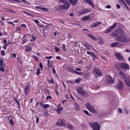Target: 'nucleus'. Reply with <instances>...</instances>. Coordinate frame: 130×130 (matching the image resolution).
Segmentation results:
<instances>
[{
	"label": "nucleus",
	"instance_id": "nucleus-1",
	"mask_svg": "<svg viewBox=\"0 0 130 130\" xmlns=\"http://www.w3.org/2000/svg\"><path fill=\"white\" fill-rule=\"evenodd\" d=\"M123 31L122 29L121 28H118L116 29L115 30L113 31L111 34V35L112 36L116 37L118 39L122 38V40H123V39H124L123 41H126L127 39L125 37H123L122 36L123 34Z\"/></svg>",
	"mask_w": 130,
	"mask_h": 130
},
{
	"label": "nucleus",
	"instance_id": "nucleus-46",
	"mask_svg": "<svg viewBox=\"0 0 130 130\" xmlns=\"http://www.w3.org/2000/svg\"><path fill=\"white\" fill-rule=\"evenodd\" d=\"M67 82L68 83H70L71 84H73L74 83V82H73L70 80H69L67 81Z\"/></svg>",
	"mask_w": 130,
	"mask_h": 130
},
{
	"label": "nucleus",
	"instance_id": "nucleus-62",
	"mask_svg": "<svg viewBox=\"0 0 130 130\" xmlns=\"http://www.w3.org/2000/svg\"><path fill=\"white\" fill-rule=\"evenodd\" d=\"M91 56H93L95 58H96V57L95 56V55H94V54L93 53H92V55H91Z\"/></svg>",
	"mask_w": 130,
	"mask_h": 130
},
{
	"label": "nucleus",
	"instance_id": "nucleus-64",
	"mask_svg": "<svg viewBox=\"0 0 130 130\" xmlns=\"http://www.w3.org/2000/svg\"><path fill=\"white\" fill-rule=\"evenodd\" d=\"M87 53L88 54L90 55H92V54H91V53L89 51H87Z\"/></svg>",
	"mask_w": 130,
	"mask_h": 130
},
{
	"label": "nucleus",
	"instance_id": "nucleus-14",
	"mask_svg": "<svg viewBox=\"0 0 130 130\" xmlns=\"http://www.w3.org/2000/svg\"><path fill=\"white\" fill-rule=\"evenodd\" d=\"M110 45L112 47H115L116 46H121L123 45V44L118 42H116L111 44Z\"/></svg>",
	"mask_w": 130,
	"mask_h": 130
},
{
	"label": "nucleus",
	"instance_id": "nucleus-45",
	"mask_svg": "<svg viewBox=\"0 0 130 130\" xmlns=\"http://www.w3.org/2000/svg\"><path fill=\"white\" fill-rule=\"evenodd\" d=\"M55 51L57 52H58L59 51V48L57 47H55Z\"/></svg>",
	"mask_w": 130,
	"mask_h": 130
},
{
	"label": "nucleus",
	"instance_id": "nucleus-60",
	"mask_svg": "<svg viewBox=\"0 0 130 130\" xmlns=\"http://www.w3.org/2000/svg\"><path fill=\"white\" fill-rule=\"evenodd\" d=\"M106 8H111V6L109 5H108L106 6Z\"/></svg>",
	"mask_w": 130,
	"mask_h": 130
},
{
	"label": "nucleus",
	"instance_id": "nucleus-41",
	"mask_svg": "<svg viewBox=\"0 0 130 130\" xmlns=\"http://www.w3.org/2000/svg\"><path fill=\"white\" fill-rule=\"evenodd\" d=\"M84 112L87 115H88V116H91L90 114H89L88 112L86 110H84Z\"/></svg>",
	"mask_w": 130,
	"mask_h": 130
},
{
	"label": "nucleus",
	"instance_id": "nucleus-23",
	"mask_svg": "<svg viewBox=\"0 0 130 130\" xmlns=\"http://www.w3.org/2000/svg\"><path fill=\"white\" fill-rule=\"evenodd\" d=\"M4 61L2 59H0V67L1 66L5 67V63H4Z\"/></svg>",
	"mask_w": 130,
	"mask_h": 130
},
{
	"label": "nucleus",
	"instance_id": "nucleus-34",
	"mask_svg": "<svg viewBox=\"0 0 130 130\" xmlns=\"http://www.w3.org/2000/svg\"><path fill=\"white\" fill-rule=\"evenodd\" d=\"M27 37H28V36L27 35L24 36L22 38V41H26L27 40L25 39L27 38Z\"/></svg>",
	"mask_w": 130,
	"mask_h": 130
},
{
	"label": "nucleus",
	"instance_id": "nucleus-37",
	"mask_svg": "<svg viewBox=\"0 0 130 130\" xmlns=\"http://www.w3.org/2000/svg\"><path fill=\"white\" fill-rule=\"evenodd\" d=\"M4 67H4L3 66L0 67V70L2 72H4L5 71V69H4Z\"/></svg>",
	"mask_w": 130,
	"mask_h": 130
},
{
	"label": "nucleus",
	"instance_id": "nucleus-59",
	"mask_svg": "<svg viewBox=\"0 0 130 130\" xmlns=\"http://www.w3.org/2000/svg\"><path fill=\"white\" fill-rule=\"evenodd\" d=\"M15 43V42H10V41L8 43V44H12Z\"/></svg>",
	"mask_w": 130,
	"mask_h": 130
},
{
	"label": "nucleus",
	"instance_id": "nucleus-4",
	"mask_svg": "<svg viewBox=\"0 0 130 130\" xmlns=\"http://www.w3.org/2000/svg\"><path fill=\"white\" fill-rule=\"evenodd\" d=\"M65 120L63 119L59 120L57 122V126L60 127H66V124L65 123Z\"/></svg>",
	"mask_w": 130,
	"mask_h": 130
},
{
	"label": "nucleus",
	"instance_id": "nucleus-53",
	"mask_svg": "<svg viewBox=\"0 0 130 130\" xmlns=\"http://www.w3.org/2000/svg\"><path fill=\"white\" fill-rule=\"evenodd\" d=\"M52 56H49V57H47V56H46L45 57V58H47V59H51L52 58Z\"/></svg>",
	"mask_w": 130,
	"mask_h": 130
},
{
	"label": "nucleus",
	"instance_id": "nucleus-26",
	"mask_svg": "<svg viewBox=\"0 0 130 130\" xmlns=\"http://www.w3.org/2000/svg\"><path fill=\"white\" fill-rule=\"evenodd\" d=\"M31 49L32 48L31 47L27 46L25 51L26 52H29L31 50Z\"/></svg>",
	"mask_w": 130,
	"mask_h": 130
},
{
	"label": "nucleus",
	"instance_id": "nucleus-10",
	"mask_svg": "<svg viewBox=\"0 0 130 130\" xmlns=\"http://www.w3.org/2000/svg\"><path fill=\"white\" fill-rule=\"evenodd\" d=\"M123 86L124 85L122 82L119 80L118 84L116 87V88L117 89L122 90L123 89Z\"/></svg>",
	"mask_w": 130,
	"mask_h": 130
},
{
	"label": "nucleus",
	"instance_id": "nucleus-47",
	"mask_svg": "<svg viewBox=\"0 0 130 130\" xmlns=\"http://www.w3.org/2000/svg\"><path fill=\"white\" fill-rule=\"evenodd\" d=\"M52 97H51L49 95V96H47L46 97V99L47 100H48L49 99H52Z\"/></svg>",
	"mask_w": 130,
	"mask_h": 130
},
{
	"label": "nucleus",
	"instance_id": "nucleus-16",
	"mask_svg": "<svg viewBox=\"0 0 130 130\" xmlns=\"http://www.w3.org/2000/svg\"><path fill=\"white\" fill-rule=\"evenodd\" d=\"M119 74L120 75L121 78L124 80H125L126 79V75L122 71H120Z\"/></svg>",
	"mask_w": 130,
	"mask_h": 130
},
{
	"label": "nucleus",
	"instance_id": "nucleus-27",
	"mask_svg": "<svg viewBox=\"0 0 130 130\" xmlns=\"http://www.w3.org/2000/svg\"><path fill=\"white\" fill-rule=\"evenodd\" d=\"M85 3H88L90 5L92 6V7H94L92 0H88L87 2H85Z\"/></svg>",
	"mask_w": 130,
	"mask_h": 130
},
{
	"label": "nucleus",
	"instance_id": "nucleus-38",
	"mask_svg": "<svg viewBox=\"0 0 130 130\" xmlns=\"http://www.w3.org/2000/svg\"><path fill=\"white\" fill-rule=\"evenodd\" d=\"M1 55L2 56H4L5 54V53L4 51L1 50Z\"/></svg>",
	"mask_w": 130,
	"mask_h": 130
},
{
	"label": "nucleus",
	"instance_id": "nucleus-56",
	"mask_svg": "<svg viewBox=\"0 0 130 130\" xmlns=\"http://www.w3.org/2000/svg\"><path fill=\"white\" fill-rule=\"evenodd\" d=\"M53 65L51 64H50L49 66H47L49 68H51L52 67Z\"/></svg>",
	"mask_w": 130,
	"mask_h": 130
},
{
	"label": "nucleus",
	"instance_id": "nucleus-21",
	"mask_svg": "<svg viewBox=\"0 0 130 130\" xmlns=\"http://www.w3.org/2000/svg\"><path fill=\"white\" fill-rule=\"evenodd\" d=\"M74 105V109H75L76 110H79V107L78 104L76 103H75Z\"/></svg>",
	"mask_w": 130,
	"mask_h": 130
},
{
	"label": "nucleus",
	"instance_id": "nucleus-28",
	"mask_svg": "<svg viewBox=\"0 0 130 130\" xmlns=\"http://www.w3.org/2000/svg\"><path fill=\"white\" fill-rule=\"evenodd\" d=\"M63 108L62 107L60 108H58L57 110V112L59 113L60 114V111L63 109Z\"/></svg>",
	"mask_w": 130,
	"mask_h": 130
},
{
	"label": "nucleus",
	"instance_id": "nucleus-58",
	"mask_svg": "<svg viewBox=\"0 0 130 130\" xmlns=\"http://www.w3.org/2000/svg\"><path fill=\"white\" fill-rule=\"evenodd\" d=\"M36 123H38L39 122V119L38 118H36Z\"/></svg>",
	"mask_w": 130,
	"mask_h": 130
},
{
	"label": "nucleus",
	"instance_id": "nucleus-39",
	"mask_svg": "<svg viewBox=\"0 0 130 130\" xmlns=\"http://www.w3.org/2000/svg\"><path fill=\"white\" fill-rule=\"evenodd\" d=\"M40 73V69H39L37 70V72L36 73V74L37 75H38Z\"/></svg>",
	"mask_w": 130,
	"mask_h": 130
},
{
	"label": "nucleus",
	"instance_id": "nucleus-2",
	"mask_svg": "<svg viewBox=\"0 0 130 130\" xmlns=\"http://www.w3.org/2000/svg\"><path fill=\"white\" fill-rule=\"evenodd\" d=\"M60 2L63 4V5H61V7L62 9L68 10L70 6V4L68 1L67 0H60Z\"/></svg>",
	"mask_w": 130,
	"mask_h": 130
},
{
	"label": "nucleus",
	"instance_id": "nucleus-35",
	"mask_svg": "<svg viewBox=\"0 0 130 130\" xmlns=\"http://www.w3.org/2000/svg\"><path fill=\"white\" fill-rule=\"evenodd\" d=\"M9 123H10L12 126H13L14 125V123L13 121L11 119L9 121Z\"/></svg>",
	"mask_w": 130,
	"mask_h": 130
},
{
	"label": "nucleus",
	"instance_id": "nucleus-6",
	"mask_svg": "<svg viewBox=\"0 0 130 130\" xmlns=\"http://www.w3.org/2000/svg\"><path fill=\"white\" fill-rule=\"evenodd\" d=\"M77 93L79 94H82L85 96L86 95V92L82 87H79L76 89Z\"/></svg>",
	"mask_w": 130,
	"mask_h": 130
},
{
	"label": "nucleus",
	"instance_id": "nucleus-36",
	"mask_svg": "<svg viewBox=\"0 0 130 130\" xmlns=\"http://www.w3.org/2000/svg\"><path fill=\"white\" fill-rule=\"evenodd\" d=\"M98 24H97L93 23L92 25H91V26L93 27H96Z\"/></svg>",
	"mask_w": 130,
	"mask_h": 130
},
{
	"label": "nucleus",
	"instance_id": "nucleus-20",
	"mask_svg": "<svg viewBox=\"0 0 130 130\" xmlns=\"http://www.w3.org/2000/svg\"><path fill=\"white\" fill-rule=\"evenodd\" d=\"M69 1L72 5H74L77 4L78 0H69Z\"/></svg>",
	"mask_w": 130,
	"mask_h": 130
},
{
	"label": "nucleus",
	"instance_id": "nucleus-48",
	"mask_svg": "<svg viewBox=\"0 0 130 130\" xmlns=\"http://www.w3.org/2000/svg\"><path fill=\"white\" fill-rule=\"evenodd\" d=\"M69 70L71 72H72V73H75V71L73 69H70Z\"/></svg>",
	"mask_w": 130,
	"mask_h": 130
},
{
	"label": "nucleus",
	"instance_id": "nucleus-29",
	"mask_svg": "<svg viewBox=\"0 0 130 130\" xmlns=\"http://www.w3.org/2000/svg\"><path fill=\"white\" fill-rule=\"evenodd\" d=\"M14 99L15 100V102L17 103V104H18V107H19L20 106V101L19 100H17L15 98H14Z\"/></svg>",
	"mask_w": 130,
	"mask_h": 130
},
{
	"label": "nucleus",
	"instance_id": "nucleus-40",
	"mask_svg": "<svg viewBox=\"0 0 130 130\" xmlns=\"http://www.w3.org/2000/svg\"><path fill=\"white\" fill-rule=\"evenodd\" d=\"M123 4L125 5V6L126 7V8H127V9H126L127 10H129V9L128 7V6H127L126 4L125 3V2H124V1H123V2H122Z\"/></svg>",
	"mask_w": 130,
	"mask_h": 130
},
{
	"label": "nucleus",
	"instance_id": "nucleus-11",
	"mask_svg": "<svg viewBox=\"0 0 130 130\" xmlns=\"http://www.w3.org/2000/svg\"><path fill=\"white\" fill-rule=\"evenodd\" d=\"M107 83L108 84H111L114 83V81L112 78L111 76L110 75L107 76Z\"/></svg>",
	"mask_w": 130,
	"mask_h": 130
},
{
	"label": "nucleus",
	"instance_id": "nucleus-15",
	"mask_svg": "<svg viewBox=\"0 0 130 130\" xmlns=\"http://www.w3.org/2000/svg\"><path fill=\"white\" fill-rule=\"evenodd\" d=\"M90 11V10H89L88 9H83L80 11L79 14H80L83 15L87 14Z\"/></svg>",
	"mask_w": 130,
	"mask_h": 130
},
{
	"label": "nucleus",
	"instance_id": "nucleus-32",
	"mask_svg": "<svg viewBox=\"0 0 130 130\" xmlns=\"http://www.w3.org/2000/svg\"><path fill=\"white\" fill-rule=\"evenodd\" d=\"M50 106V105L48 104H46L44 105L43 106V108H48Z\"/></svg>",
	"mask_w": 130,
	"mask_h": 130
},
{
	"label": "nucleus",
	"instance_id": "nucleus-43",
	"mask_svg": "<svg viewBox=\"0 0 130 130\" xmlns=\"http://www.w3.org/2000/svg\"><path fill=\"white\" fill-rule=\"evenodd\" d=\"M34 59L36 61H37L38 60V58L37 56H33Z\"/></svg>",
	"mask_w": 130,
	"mask_h": 130
},
{
	"label": "nucleus",
	"instance_id": "nucleus-12",
	"mask_svg": "<svg viewBox=\"0 0 130 130\" xmlns=\"http://www.w3.org/2000/svg\"><path fill=\"white\" fill-rule=\"evenodd\" d=\"M91 17L90 15L85 16L81 18V20L83 21L85 20L90 21L91 20Z\"/></svg>",
	"mask_w": 130,
	"mask_h": 130
},
{
	"label": "nucleus",
	"instance_id": "nucleus-30",
	"mask_svg": "<svg viewBox=\"0 0 130 130\" xmlns=\"http://www.w3.org/2000/svg\"><path fill=\"white\" fill-rule=\"evenodd\" d=\"M87 35L90 38H91L92 39H93L94 40H95V38L94 37V36H93L91 35L90 34H88Z\"/></svg>",
	"mask_w": 130,
	"mask_h": 130
},
{
	"label": "nucleus",
	"instance_id": "nucleus-51",
	"mask_svg": "<svg viewBox=\"0 0 130 130\" xmlns=\"http://www.w3.org/2000/svg\"><path fill=\"white\" fill-rule=\"evenodd\" d=\"M44 115L45 116L47 117L48 115V113L47 112L45 111V112Z\"/></svg>",
	"mask_w": 130,
	"mask_h": 130
},
{
	"label": "nucleus",
	"instance_id": "nucleus-18",
	"mask_svg": "<svg viewBox=\"0 0 130 130\" xmlns=\"http://www.w3.org/2000/svg\"><path fill=\"white\" fill-rule=\"evenodd\" d=\"M125 84L128 86H130V77L127 78L125 80Z\"/></svg>",
	"mask_w": 130,
	"mask_h": 130
},
{
	"label": "nucleus",
	"instance_id": "nucleus-44",
	"mask_svg": "<svg viewBox=\"0 0 130 130\" xmlns=\"http://www.w3.org/2000/svg\"><path fill=\"white\" fill-rule=\"evenodd\" d=\"M118 112L120 113H121L122 112V110L120 108H119L118 109Z\"/></svg>",
	"mask_w": 130,
	"mask_h": 130
},
{
	"label": "nucleus",
	"instance_id": "nucleus-3",
	"mask_svg": "<svg viewBox=\"0 0 130 130\" xmlns=\"http://www.w3.org/2000/svg\"><path fill=\"white\" fill-rule=\"evenodd\" d=\"M89 124L93 128V130H100V125L98 124V123L90 122L89 123Z\"/></svg>",
	"mask_w": 130,
	"mask_h": 130
},
{
	"label": "nucleus",
	"instance_id": "nucleus-24",
	"mask_svg": "<svg viewBox=\"0 0 130 130\" xmlns=\"http://www.w3.org/2000/svg\"><path fill=\"white\" fill-rule=\"evenodd\" d=\"M83 45H84L87 50H89L90 49V46L88 44L85 43L83 44Z\"/></svg>",
	"mask_w": 130,
	"mask_h": 130
},
{
	"label": "nucleus",
	"instance_id": "nucleus-8",
	"mask_svg": "<svg viewBox=\"0 0 130 130\" xmlns=\"http://www.w3.org/2000/svg\"><path fill=\"white\" fill-rule=\"evenodd\" d=\"M116 23H115L113 25L110 26L108 29H107L105 31V33H108L112 31L114 29L115 27L117 26Z\"/></svg>",
	"mask_w": 130,
	"mask_h": 130
},
{
	"label": "nucleus",
	"instance_id": "nucleus-31",
	"mask_svg": "<svg viewBox=\"0 0 130 130\" xmlns=\"http://www.w3.org/2000/svg\"><path fill=\"white\" fill-rule=\"evenodd\" d=\"M62 48L64 51L66 52L67 51V49H66V47L65 44H62Z\"/></svg>",
	"mask_w": 130,
	"mask_h": 130
},
{
	"label": "nucleus",
	"instance_id": "nucleus-5",
	"mask_svg": "<svg viewBox=\"0 0 130 130\" xmlns=\"http://www.w3.org/2000/svg\"><path fill=\"white\" fill-rule=\"evenodd\" d=\"M94 74L95 75L96 78L98 76L100 77L102 76V73L101 71L97 68H95L93 71Z\"/></svg>",
	"mask_w": 130,
	"mask_h": 130
},
{
	"label": "nucleus",
	"instance_id": "nucleus-49",
	"mask_svg": "<svg viewBox=\"0 0 130 130\" xmlns=\"http://www.w3.org/2000/svg\"><path fill=\"white\" fill-rule=\"evenodd\" d=\"M98 43L99 44L102 45L104 44V43L103 42V41H98Z\"/></svg>",
	"mask_w": 130,
	"mask_h": 130
},
{
	"label": "nucleus",
	"instance_id": "nucleus-57",
	"mask_svg": "<svg viewBox=\"0 0 130 130\" xmlns=\"http://www.w3.org/2000/svg\"><path fill=\"white\" fill-rule=\"evenodd\" d=\"M39 65L41 68H42L43 66L42 63H40L39 64Z\"/></svg>",
	"mask_w": 130,
	"mask_h": 130
},
{
	"label": "nucleus",
	"instance_id": "nucleus-7",
	"mask_svg": "<svg viewBox=\"0 0 130 130\" xmlns=\"http://www.w3.org/2000/svg\"><path fill=\"white\" fill-rule=\"evenodd\" d=\"M86 106L89 110L91 112L93 113H95L96 111L95 110L94 108L89 103H87L86 104Z\"/></svg>",
	"mask_w": 130,
	"mask_h": 130
},
{
	"label": "nucleus",
	"instance_id": "nucleus-25",
	"mask_svg": "<svg viewBox=\"0 0 130 130\" xmlns=\"http://www.w3.org/2000/svg\"><path fill=\"white\" fill-rule=\"evenodd\" d=\"M30 37L31 39L30 41H34L36 39V37L32 34L30 36Z\"/></svg>",
	"mask_w": 130,
	"mask_h": 130
},
{
	"label": "nucleus",
	"instance_id": "nucleus-63",
	"mask_svg": "<svg viewBox=\"0 0 130 130\" xmlns=\"http://www.w3.org/2000/svg\"><path fill=\"white\" fill-rule=\"evenodd\" d=\"M76 70L77 71H80L81 70V69L80 68H77L76 69Z\"/></svg>",
	"mask_w": 130,
	"mask_h": 130
},
{
	"label": "nucleus",
	"instance_id": "nucleus-19",
	"mask_svg": "<svg viewBox=\"0 0 130 130\" xmlns=\"http://www.w3.org/2000/svg\"><path fill=\"white\" fill-rule=\"evenodd\" d=\"M35 7L37 9H40L41 10H42L43 11H47V12L48 11V10L47 9L45 8H43L41 7H39V6H36Z\"/></svg>",
	"mask_w": 130,
	"mask_h": 130
},
{
	"label": "nucleus",
	"instance_id": "nucleus-55",
	"mask_svg": "<svg viewBox=\"0 0 130 130\" xmlns=\"http://www.w3.org/2000/svg\"><path fill=\"white\" fill-rule=\"evenodd\" d=\"M21 26L22 27H25V28H26V25L24 24H23L21 25Z\"/></svg>",
	"mask_w": 130,
	"mask_h": 130
},
{
	"label": "nucleus",
	"instance_id": "nucleus-33",
	"mask_svg": "<svg viewBox=\"0 0 130 130\" xmlns=\"http://www.w3.org/2000/svg\"><path fill=\"white\" fill-rule=\"evenodd\" d=\"M81 79L80 78H78L75 80V82L76 83H78L80 81Z\"/></svg>",
	"mask_w": 130,
	"mask_h": 130
},
{
	"label": "nucleus",
	"instance_id": "nucleus-22",
	"mask_svg": "<svg viewBox=\"0 0 130 130\" xmlns=\"http://www.w3.org/2000/svg\"><path fill=\"white\" fill-rule=\"evenodd\" d=\"M67 126L68 128L71 129V130H72L73 129V127L71 125V124L68 123H67Z\"/></svg>",
	"mask_w": 130,
	"mask_h": 130
},
{
	"label": "nucleus",
	"instance_id": "nucleus-42",
	"mask_svg": "<svg viewBox=\"0 0 130 130\" xmlns=\"http://www.w3.org/2000/svg\"><path fill=\"white\" fill-rule=\"evenodd\" d=\"M75 73L76 74L79 75H81L83 73H80L77 71H75Z\"/></svg>",
	"mask_w": 130,
	"mask_h": 130
},
{
	"label": "nucleus",
	"instance_id": "nucleus-50",
	"mask_svg": "<svg viewBox=\"0 0 130 130\" xmlns=\"http://www.w3.org/2000/svg\"><path fill=\"white\" fill-rule=\"evenodd\" d=\"M49 82L51 83H55L53 81V80L52 78H51V80H49Z\"/></svg>",
	"mask_w": 130,
	"mask_h": 130
},
{
	"label": "nucleus",
	"instance_id": "nucleus-17",
	"mask_svg": "<svg viewBox=\"0 0 130 130\" xmlns=\"http://www.w3.org/2000/svg\"><path fill=\"white\" fill-rule=\"evenodd\" d=\"M30 87L29 85L26 87L24 89L25 93V95H27L30 90Z\"/></svg>",
	"mask_w": 130,
	"mask_h": 130
},
{
	"label": "nucleus",
	"instance_id": "nucleus-13",
	"mask_svg": "<svg viewBox=\"0 0 130 130\" xmlns=\"http://www.w3.org/2000/svg\"><path fill=\"white\" fill-rule=\"evenodd\" d=\"M116 58L119 60L121 61L123 60V58L121 56L119 53H117L114 54Z\"/></svg>",
	"mask_w": 130,
	"mask_h": 130
},
{
	"label": "nucleus",
	"instance_id": "nucleus-9",
	"mask_svg": "<svg viewBox=\"0 0 130 130\" xmlns=\"http://www.w3.org/2000/svg\"><path fill=\"white\" fill-rule=\"evenodd\" d=\"M119 66L122 69L126 70L128 69H129L128 64L124 63H119Z\"/></svg>",
	"mask_w": 130,
	"mask_h": 130
},
{
	"label": "nucleus",
	"instance_id": "nucleus-61",
	"mask_svg": "<svg viewBox=\"0 0 130 130\" xmlns=\"http://www.w3.org/2000/svg\"><path fill=\"white\" fill-rule=\"evenodd\" d=\"M52 70L53 71V73H55V72H56L54 68H52Z\"/></svg>",
	"mask_w": 130,
	"mask_h": 130
},
{
	"label": "nucleus",
	"instance_id": "nucleus-52",
	"mask_svg": "<svg viewBox=\"0 0 130 130\" xmlns=\"http://www.w3.org/2000/svg\"><path fill=\"white\" fill-rule=\"evenodd\" d=\"M116 6L117 7L118 9H119L120 8V6L118 4H117L116 5Z\"/></svg>",
	"mask_w": 130,
	"mask_h": 130
},
{
	"label": "nucleus",
	"instance_id": "nucleus-54",
	"mask_svg": "<svg viewBox=\"0 0 130 130\" xmlns=\"http://www.w3.org/2000/svg\"><path fill=\"white\" fill-rule=\"evenodd\" d=\"M125 112L127 114L129 113L128 110L125 108Z\"/></svg>",
	"mask_w": 130,
	"mask_h": 130
}]
</instances>
